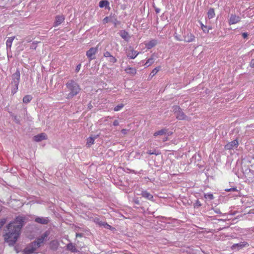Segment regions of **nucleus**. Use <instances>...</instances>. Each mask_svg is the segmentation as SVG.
I'll list each match as a JSON object with an SVG mask.
<instances>
[{
  "mask_svg": "<svg viewBox=\"0 0 254 254\" xmlns=\"http://www.w3.org/2000/svg\"><path fill=\"white\" fill-rule=\"evenodd\" d=\"M196 205L197 206H201V203H200V202L199 201H197L196 203H195Z\"/></svg>",
  "mask_w": 254,
  "mask_h": 254,
  "instance_id": "nucleus-44",
  "label": "nucleus"
},
{
  "mask_svg": "<svg viewBox=\"0 0 254 254\" xmlns=\"http://www.w3.org/2000/svg\"><path fill=\"white\" fill-rule=\"evenodd\" d=\"M226 191H236L237 190V189L236 188H230L229 189H227V190H226Z\"/></svg>",
  "mask_w": 254,
  "mask_h": 254,
  "instance_id": "nucleus-38",
  "label": "nucleus"
},
{
  "mask_svg": "<svg viewBox=\"0 0 254 254\" xmlns=\"http://www.w3.org/2000/svg\"><path fill=\"white\" fill-rule=\"evenodd\" d=\"M127 56L130 59H134L138 54L137 51H134L132 48L129 47L126 51Z\"/></svg>",
  "mask_w": 254,
  "mask_h": 254,
  "instance_id": "nucleus-7",
  "label": "nucleus"
},
{
  "mask_svg": "<svg viewBox=\"0 0 254 254\" xmlns=\"http://www.w3.org/2000/svg\"><path fill=\"white\" fill-rule=\"evenodd\" d=\"M173 111L174 114H175L176 118L180 120H185L186 119L187 117L184 114V113L182 112L181 109L178 106H174L173 107Z\"/></svg>",
  "mask_w": 254,
  "mask_h": 254,
  "instance_id": "nucleus-5",
  "label": "nucleus"
},
{
  "mask_svg": "<svg viewBox=\"0 0 254 254\" xmlns=\"http://www.w3.org/2000/svg\"><path fill=\"white\" fill-rule=\"evenodd\" d=\"M159 69H160V67H157L155 68L154 69H153L152 70V71L150 72V73L149 74V77L150 78H152V77H153L157 73V72L159 70Z\"/></svg>",
  "mask_w": 254,
  "mask_h": 254,
  "instance_id": "nucleus-27",
  "label": "nucleus"
},
{
  "mask_svg": "<svg viewBox=\"0 0 254 254\" xmlns=\"http://www.w3.org/2000/svg\"><path fill=\"white\" fill-rule=\"evenodd\" d=\"M49 233L47 231L45 232L40 238L32 243L29 248H26L23 251L24 254H32L43 243L45 239L48 236Z\"/></svg>",
  "mask_w": 254,
  "mask_h": 254,
  "instance_id": "nucleus-2",
  "label": "nucleus"
},
{
  "mask_svg": "<svg viewBox=\"0 0 254 254\" xmlns=\"http://www.w3.org/2000/svg\"><path fill=\"white\" fill-rule=\"evenodd\" d=\"M65 17L63 15H58L56 16L55 21L54 23V26L57 27L64 22Z\"/></svg>",
  "mask_w": 254,
  "mask_h": 254,
  "instance_id": "nucleus-9",
  "label": "nucleus"
},
{
  "mask_svg": "<svg viewBox=\"0 0 254 254\" xmlns=\"http://www.w3.org/2000/svg\"><path fill=\"white\" fill-rule=\"evenodd\" d=\"M201 29H202V30L205 33H208V30H207V27L206 26H205L203 24H202V23H201Z\"/></svg>",
  "mask_w": 254,
  "mask_h": 254,
  "instance_id": "nucleus-32",
  "label": "nucleus"
},
{
  "mask_svg": "<svg viewBox=\"0 0 254 254\" xmlns=\"http://www.w3.org/2000/svg\"><path fill=\"white\" fill-rule=\"evenodd\" d=\"M66 248H67V250H68L72 253H75V252H77V250L76 248L75 245L71 243L68 244L66 245Z\"/></svg>",
  "mask_w": 254,
  "mask_h": 254,
  "instance_id": "nucleus-17",
  "label": "nucleus"
},
{
  "mask_svg": "<svg viewBox=\"0 0 254 254\" xmlns=\"http://www.w3.org/2000/svg\"><path fill=\"white\" fill-rule=\"evenodd\" d=\"M211 29V27H209V28H208V29L207 30H209V29Z\"/></svg>",
  "mask_w": 254,
  "mask_h": 254,
  "instance_id": "nucleus-51",
  "label": "nucleus"
},
{
  "mask_svg": "<svg viewBox=\"0 0 254 254\" xmlns=\"http://www.w3.org/2000/svg\"><path fill=\"white\" fill-rule=\"evenodd\" d=\"M15 37L13 36L9 37L6 41V45L7 48L10 49L12 44L13 41L15 39Z\"/></svg>",
  "mask_w": 254,
  "mask_h": 254,
  "instance_id": "nucleus-18",
  "label": "nucleus"
},
{
  "mask_svg": "<svg viewBox=\"0 0 254 254\" xmlns=\"http://www.w3.org/2000/svg\"><path fill=\"white\" fill-rule=\"evenodd\" d=\"M108 61L111 63H115L117 62V59L114 57L113 56L111 55L109 58Z\"/></svg>",
  "mask_w": 254,
  "mask_h": 254,
  "instance_id": "nucleus-30",
  "label": "nucleus"
},
{
  "mask_svg": "<svg viewBox=\"0 0 254 254\" xmlns=\"http://www.w3.org/2000/svg\"><path fill=\"white\" fill-rule=\"evenodd\" d=\"M35 221L42 224H47L49 220L47 217H37L35 218Z\"/></svg>",
  "mask_w": 254,
  "mask_h": 254,
  "instance_id": "nucleus-14",
  "label": "nucleus"
},
{
  "mask_svg": "<svg viewBox=\"0 0 254 254\" xmlns=\"http://www.w3.org/2000/svg\"><path fill=\"white\" fill-rule=\"evenodd\" d=\"M159 11H160V10H159V9H156V12L157 13H158V12H159Z\"/></svg>",
  "mask_w": 254,
  "mask_h": 254,
  "instance_id": "nucleus-50",
  "label": "nucleus"
},
{
  "mask_svg": "<svg viewBox=\"0 0 254 254\" xmlns=\"http://www.w3.org/2000/svg\"><path fill=\"white\" fill-rule=\"evenodd\" d=\"M195 40V36L190 32L187 33L184 36V41L186 42L190 43Z\"/></svg>",
  "mask_w": 254,
  "mask_h": 254,
  "instance_id": "nucleus-12",
  "label": "nucleus"
},
{
  "mask_svg": "<svg viewBox=\"0 0 254 254\" xmlns=\"http://www.w3.org/2000/svg\"><path fill=\"white\" fill-rule=\"evenodd\" d=\"M110 19L111 18L108 16L105 17L103 20V23L106 24L108 23L110 21Z\"/></svg>",
  "mask_w": 254,
  "mask_h": 254,
  "instance_id": "nucleus-34",
  "label": "nucleus"
},
{
  "mask_svg": "<svg viewBox=\"0 0 254 254\" xmlns=\"http://www.w3.org/2000/svg\"><path fill=\"white\" fill-rule=\"evenodd\" d=\"M148 154H150V155H152V154H155V155H157L158 154V152H156V151L155 150H153V151H151V150H149L148 151H147V152Z\"/></svg>",
  "mask_w": 254,
  "mask_h": 254,
  "instance_id": "nucleus-36",
  "label": "nucleus"
},
{
  "mask_svg": "<svg viewBox=\"0 0 254 254\" xmlns=\"http://www.w3.org/2000/svg\"><path fill=\"white\" fill-rule=\"evenodd\" d=\"M157 44V40L152 39L145 44V48L147 49H150L156 46Z\"/></svg>",
  "mask_w": 254,
  "mask_h": 254,
  "instance_id": "nucleus-13",
  "label": "nucleus"
},
{
  "mask_svg": "<svg viewBox=\"0 0 254 254\" xmlns=\"http://www.w3.org/2000/svg\"><path fill=\"white\" fill-rule=\"evenodd\" d=\"M241 18L239 16L236 14H231L229 19V24L233 25L239 22Z\"/></svg>",
  "mask_w": 254,
  "mask_h": 254,
  "instance_id": "nucleus-8",
  "label": "nucleus"
},
{
  "mask_svg": "<svg viewBox=\"0 0 254 254\" xmlns=\"http://www.w3.org/2000/svg\"><path fill=\"white\" fill-rule=\"evenodd\" d=\"M204 197L206 199H208L209 200H212L213 199L214 197L212 193H208L204 194Z\"/></svg>",
  "mask_w": 254,
  "mask_h": 254,
  "instance_id": "nucleus-31",
  "label": "nucleus"
},
{
  "mask_svg": "<svg viewBox=\"0 0 254 254\" xmlns=\"http://www.w3.org/2000/svg\"><path fill=\"white\" fill-rule=\"evenodd\" d=\"M154 62V57L152 56L151 58L148 59L146 62L144 64V65L146 66V67H148L150 65H151Z\"/></svg>",
  "mask_w": 254,
  "mask_h": 254,
  "instance_id": "nucleus-21",
  "label": "nucleus"
},
{
  "mask_svg": "<svg viewBox=\"0 0 254 254\" xmlns=\"http://www.w3.org/2000/svg\"><path fill=\"white\" fill-rule=\"evenodd\" d=\"M80 67H81V64H79L78 65H77L76 67V72H78L80 69Z\"/></svg>",
  "mask_w": 254,
  "mask_h": 254,
  "instance_id": "nucleus-39",
  "label": "nucleus"
},
{
  "mask_svg": "<svg viewBox=\"0 0 254 254\" xmlns=\"http://www.w3.org/2000/svg\"><path fill=\"white\" fill-rule=\"evenodd\" d=\"M172 134V132H170V131H168V130H167V132H166V133L165 135H166L167 136H169V135H170Z\"/></svg>",
  "mask_w": 254,
  "mask_h": 254,
  "instance_id": "nucleus-43",
  "label": "nucleus"
},
{
  "mask_svg": "<svg viewBox=\"0 0 254 254\" xmlns=\"http://www.w3.org/2000/svg\"><path fill=\"white\" fill-rule=\"evenodd\" d=\"M47 139V135L45 133H41L33 137L35 141L39 142Z\"/></svg>",
  "mask_w": 254,
  "mask_h": 254,
  "instance_id": "nucleus-10",
  "label": "nucleus"
},
{
  "mask_svg": "<svg viewBox=\"0 0 254 254\" xmlns=\"http://www.w3.org/2000/svg\"><path fill=\"white\" fill-rule=\"evenodd\" d=\"M248 246H249V244L247 242H240V243L235 244L233 245L231 247V249L233 250L237 251V250H240L243 249V248L248 247Z\"/></svg>",
  "mask_w": 254,
  "mask_h": 254,
  "instance_id": "nucleus-6",
  "label": "nucleus"
},
{
  "mask_svg": "<svg viewBox=\"0 0 254 254\" xmlns=\"http://www.w3.org/2000/svg\"><path fill=\"white\" fill-rule=\"evenodd\" d=\"M20 71L19 70H17L14 74H13V77H14L16 79V86L17 89L18 88V85L19 83V81L20 79Z\"/></svg>",
  "mask_w": 254,
  "mask_h": 254,
  "instance_id": "nucleus-19",
  "label": "nucleus"
},
{
  "mask_svg": "<svg viewBox=\"0 0 254 254\" xmlns=\"http://www.w3.org/2000/svg\"><path fill=\"white\" fill-rule=\"evenodd\" d=\"M121 131L123 133L126 134V132H127V130L126 129H123Z\"/></svg>",
  "mask_w": 254,
  "mask_h": 254,
  "instance_id": "nucleus-46",
  "label": "nucleus"
},
{
  "mask_svg": "<svg viewBox=\"0 0 254 254\" xmlns=\"http://www.w3.org/2000/svg\"><path fill=\"white\" fill-rule=\"evenodd\" d=\"M215 212L217 213H220V211L219 209H216L215 210Z\"/></svg>",
  "mask_w": 254,
  "mask_h": 254,
  "instance_id": "nucleus-47",
  "label": "nucleus"
},
{
  "mask_svg": "<svg viewBox=\"0 0 254 254\" xmlns=\"http://www.w3.org/2000/svg\"><path fill=\"white\" fill-rule=\"evenodd\" d=\"M32 99V97L31 95H27L23 97V102L24 103H28L31 101Z\"/></svg>",
  "mask_w": 254,
  "mask_h": 254,
  "instance_id": "nucleus-26",
  "label": "nucleus"
},
{
  "mask_svg": "<svg viewBox=\"0 0 254 254\" xmlns=\"http://www.w3.org/2000/svg\"><path fill=\"white\" fill-rule=\"evenodd\" d=\"M100 225H103L105 228H107V229L111 228V226L108 224L107 223H100Z\"/></svg>",
  "mask_w": 254,
  "mask_h": 254,
  "instance_id": "nucleus-33",
  "label": "nucleus"
},
{
  "mask_svg": "<svg viewBox=\"0 0 254 254\" xmlns=\"http://www.w3.org/2000/svg\"><path fill=\"white\" fill-rule=\"evenodd\" d=\"M111 56V53L108 51H106L104 53V56L106 58H109Z\"/></svg>",
  "mask_w": 254,
  "mask_h": 254,
  "instance_id": "nucleus-37",
  "label": "nucleus"
},
{
  "mask_svg": "<svg viewBox=\"0 0 254 254\" xmlns=\"http://www.w3.org/2000/svg\"><path fill=\"white\" fill-rule=\"evenodd\" d=\"M175 38H176V39L177 40H178V41H181V40L180 38H179V37H177V36H175Z\"/></svg>",
  "mask_w": 254,
  "mask_h": 254,
  "instance_id": "nucleus-48",
  "label": "nucleus"
},
{
  "mask_svg": "<svg viewBox=\"0 0 254 254\" xmlns=\"http://www.w3.org/2000/svg\"><path fill=\"white\" fill-rule=\"evenodd\" d=\"M120 35L125 40H127L129 37L128 33L126 31H121Z\"/></svg>",
  "mask_w": 254,
  "mask_h": 254,
  "instance_id": "nucleus-22",
  "label": "nucleus"
},
{
  "mask_svg": "<svg viewBox=\"0 0 254 254\" xmlns=\"http://www.w3.org/2000/svg\"><path fill=\"white\" fill-rule=\"evenodd\" d=\"M144 197L146 198L148 200H152L153 195L146 191H144Z\"/></svg>",
  "mask_w": 254,
  "mask_h": 254,
  "instance_id": "nucleus-28",
  "label": "nucleus"
},
{
  "mask_svg": "<svg viewBox=\"0 0 254 254\" xmlns=\"http://www.w3.org/2000/svg\"><path fill=\"white\" fill-rule=\"evenodd\" d=\"M124 107V105L123 104H120L117 106H116L114 108V110L115 112L119 111L121 110Z\"/></svg>",
  "mask_w": 254,
  "mask_h": 254,
  "instance_id": "nucleus-29",
  "label": "nucleus"
},
{
  "mask_svg": "<svg viewBox=\"0 0 254 254\" xmlns=\"http://www.w3.org/2000/svg\"><path fill=\"white\" fill-rule=\"evenodd\" d=\"M166 132H167V129H161L160 130H158L157 131H156L154 133V135L156 136H158V135H165L166 133Z\"/></svg>",
  "mask_w": 254,
  "mask_h": 254,
  "instance_id": "nucleus-24",
  "label": "nucleus"
},
{
  "mask_svg": "<svg viewBox=\"0 0 254 254\" xmlns=\"http://www.w3.org/2000/svg\"><path fill=\"white\" fill-rule=\"evenodd\" d=\"M92 107V106L91 105V104H89V105H88V108L91 109V108Z\"/></svg>",
  "mask_w": 254,
  "mask_h": 254,
  "instance_id": "nucleus-49",
  "label": "nucleus"
},
{
  "mask_svg": "<svg viewBox=\"0 0 254 254\" xmlns=\"http://www.w3.org/2000/svg\"><path fill=\"white\" fill-rule=\"evenodd\" d=\"M119 122L117 120H115L113 122V125L115 126H117L119 125Z\"/></svg>",
  "mask_w": 254,
  "mask_h": 254,
  "instance_id": "nucleus-40",
  "label": "nucleus"
},
{
  "mask_svg": "<svg viewBox=\"0 0 254 254\" xmlns=\"http://www.w3.org/2000/svg\"><path fill=\"white\" fill-rule=\"evenodd\" d=\"M98 51V46L96 47H92L89 49L86 52V55L90 61L94 60L96 58L95 55L97 53Z\"/></svg>",
  "mask_w": 254,
  "mask_h": 254,
  "instance_id": "nucleus-4",
  "label": "nucleus"
},
{
  "mask_svg": "<svg viewBox=\"0 0 254 254\" xmlns=\"http://www.w3.org/2000/svg\"><path fill=\"white\" fill-rule=\"evenodd\" d=\"M250 66L252 67H254V59L252 60V61L251 62Z\"/></svg>",
  "mask_w": 254,
  "mask_h": 254,
  "instance_id": "nucleus-41",
  "label": "nucleus"
},
{
  "mask_svg": "<svg viewBox=\"0 0 254 254\" xmlns=\"http://www.w3.org/2000/svg\"><path fill=\"white\" fill-rule=\"evenodd\" d=\"M242 35H243V37L244 38H246L247 37L248 34H247V33H243V34H242Z\"/></svg>",
  "mask_w": 254,
  "mask_h": 254,
  "instance_id": "nucleus-45",
  "label": "nucleus"
},
{
  "mask_svg": "<svg viewBox=\"0 0 254 254\" xmlns=\"http://www.w3.org/2000/svg\"><path fill=\"white\" fill-rule=\"evenodd\" d=\"M215 15L214 10L213 8H210L209 9L207 12V16L209 19H211L214 17Z\"/></svg>",
  "mask_w": 254,
  "mask_h": 254,
  "instance_id": "nucleus-23",
  "label": "nucleus"
},
{
  "mask_svg": "<svg viewBox=\"0 0 254 254\" xmlns=\"http://www.w3.org/2000/svg\"><path fill=\"white\" fill-rule=\"evenodd\" d=\"M25 220L24 217L17 216L7 225V232L4 235V239L9 245L13 246L15 244L20 234Z\"/></svg>",
  "mask_w": 254,
  "mask_h": 254,
  "instance_id": "nucleus-1",
  "label": "nucleus"
},
{
  "mask_svg": "<svg viewBox=\"0 0 254 254\" xmlns=\"http://www.w3.org/2000/svg\"><path fill=\"white\" fill-rule=\"evenodd\" d=\"M125 71L127 73L134 74L136 73V69L134 68L128 66L125 69Z\"/></svg>",
  "mask_w": 254,
  "mask_h": 254,
  "instance_id": "nucleus-20",
  "label": "nucleus"
},
{
  "mask_svg": "<svg viewBox=\"0 0 254 254\" xmlns=\"http://www.w3.org/2000/svg\"><path fill=\"white\" fill-rule=\"evenodd\" d=\"M59 246V243L57 240L52 241L50 243V249L56 250Z\"/></svg>",
  "mask_w": 254,
  "mask_h": 254,
  "instance_id": "nucleus-15",
  "label": "nucleus"
},
{
  "mask_svg": "<svg viewBox=\"0 0 254 254\" xmlns=\"http://www.w3.org/2000/svg\"><path fill=\"white\" fill-rule=\"evenodd\" d=\"M66 86L69 91V93L67 95V99L72 98L77 95L81 90L79 85L73 80H70L67 82Z\"/></svg>",
  "mask_w": 254,
  "mask_h": 254,
  "instance_id": "nucleus-3",
  "label": "nucleus"
},
{
  "mask_svg": "<svg viewBox=\"0 0 254 254\" xmlns=\"http://www.w3.org/2000/svg\"><path fill=\"white\" fill-rule=\"evenodd\" d=\"M38 42H33L31 45V46H30V48L32 49H34L35 50L36 49V47H37V44L38 43Z\"/></svg>",
  "mask_w": 254,
  "mask_h": 254,
  "instance_id": "nucleus-35",
  "label": "nucleus"
},
{
  "mask_svg": "<svg viewBox=\"0 0 254 254\" xmlns=\"http://www.w3.org/2000/svg\"><path fill=\"white\" fill-rule=\"evenodd\" d=\"M95 138L92 137H89L87 139V143L86 144L88 147H90L91 145L94 143Z\"/></svg>",
  "mask_w": 254,
  "mask_h": 254,
  "instance_id": "nucleus-25",
  "label": "nucleus"
},
{
  "mask_svg": "<svg viewBox=\"0 0 254 254\" xmlns=\"http://www.w3.org/2000/svg\"><path fill=\"white\" fill-rule=\"evenodd\" d=\"M82 234L81 233H76V237H82Z\"/></svg>",
  "mask_w": 254,
  "mask_h": 254,
  "instance_id": "nucleus-42",
  "label": "nucleus"
},
{
  "mask_svg": "<svg viewBox=\"0 0 254 254\" xmlns=\"http://www.w3.org/2000/svg\"><path fill=\"white\" fill-rule=\"evenodd\" d=\"M238 142L237 140H234L231 142L228 143L225 146L226 149L230 150L233 149L237 147Z\"/></svg>",
  "mask_w": 254,
  "mask_h": 254,
  "instance_id": "nucleus-11",
  "label": "nucleus"
},
{
  "mask_svg": "<svg viewBox=\"0 0 254 254\" xmlns=\"http://www.w3.org/2000/svg\"><path fill=\"white\" fill-rule=\"evenodd\" d=\"M99 7L101 8H103L105 7L107 8L108 9H110L109 6V2L107 0H102L99 2Z\"/></svg>",
  "mask_w": 254,
  "mask_h": 254,
  "instance_id": "nucleus-16",
  "label": "nucleus"
}]
</instances>
